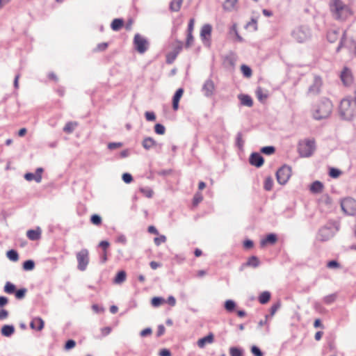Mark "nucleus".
Masks as SVG:
<instances>
[{"label": "nucleus", "instance_id": "obj_35", "mask_svg": "<svg viewBox=\"0 0 356 356\" xmlns=\"http://www.w3.org/2000/svg\"><path fill=\"white\" fill-rule=\"evenodd\" d=\"M230 356H243V350L238 347H231L229 350Z\"/></svg>", "mask_w": 356, "mask_h": 356}, {"label": "nucleus", "instance_id": "obj_48", "mask_svg": "<svg viewBox=\"0 0 356 356\" xmlns=\"http://www.w3.org/2000/svg\"><path fill=\"white\" fill-rule=\"evenodd\" d=\"M91 222L95 225H99L102 222V218L97 214H94L90 218Z\"/></svg>", "mask_w": 356, "mask_h": 356}, {"label": "nucleus", "instance_id": "obj_44", "mask_svg": "<svg viewBox=\"0 0 356 356\" xmlns=\"http://www.w3.org/2000/svg\"><path fill=\"white\" fill-rule=\"evenodd\" d=\"M261 152L263 154L270 155L275 152V148L273 146H266L264 147L261 149Z\"/></svg>", "mask_w": 356, "mask_h": 356}, {"label": "nucleus", "instance_id": "obj_29", "mask_svg": "<svg viewBox=\"0 0 356 356\" xmlns=\"http://www.w3.org/2000/svg\"><path fill=\"white\" fill-rule=\"evenodd\" d=\"M183 0H172L170 3L171 11L177 12L180 10Z\"/></svg>", "mask_w": 356, "mask_h": 356}, {"label": "nucleus", "instance_id": "obj_28", "mask_svg": "<svg viewBox=\"0 0 356 356\" xmlns=\"http://www.w3.org/2000/svg\"><path fill=\"white\" fill-rule=\"evenodd\" d=\"M124 24V21L122 19H115L113 20L111 26L113 31H119Z\"/></svg>", "mask_w": 356, "mask_h": 356}, {"label": "nucleus", "instance_id": "obj_39", "mask_svg": "<svg viewBox=\"0 0 356 356\" xmlns=\"http://www.w3.org/2000/svg\"><path fill=\"white\" fill-rule=\"evenodd\" d=\"M164 302L165 300L161 297H154L151 300L152 305L154 307H158Z\"/></svg>", "mask_w": 356, "mask_h": 356}, {"label": "nucleus", "instance_id": "obj_10", "mask_svg": "<svg viewBox=\"0 0 356 356\" xmlns=\"http://www.w3.org/2000/svg\"><path fill=\"white\" fill-rule=\"evenodd\" d=\"M78 269L83 271L86 269L89 263V252L87 249H82L76 253Z\"/></svg>", "mask_w": 356, "mask_h": 356}, {"label": "nucleus", "instance_id": "obj_27", "mask_svg": "<svg viewBox=\"0 0 356 356\" xmlns=\"http://www.w3.org/2000/svg\"><path fill=\"white\" fill-rule=\"evenodd\" d=\"M323 188V184L319 181H315L312 183V184L310 186V191L312 193H320Z\"/></svg>", "mask_w": 356, "mask_h": 356}, {"label": "nucleus", "instance_id": "obj_20", "mask_svg": "<svg viewBox=\"0 0 356 356\" xmlns=\"http://www.w3.org/2000/svg\"><path fill=\"white\" fill-rule=\"evenodd\" d=\"M214 337L212 333L209 334L207 336L200 339L197 341V346L202 348L207 343H212L213 342Z\"/></svg>", "mask_w": 356, "mask_h": 356}, {"label": "nucleus", "instance_id": "obj_37", "mask_svg": "<svg viewBox=\"0 0 356 356\" xmlns=\"http://www.w3.org/2000/svg\"><path fill=\"white\" fill-rule=\"evenodd\" d=\"M246 265L256 268L259 265V261L257 257L252 256L249 258Z\"/></svg>", "mask_w": 356, "mask_h": 356}, {"label": "nucleus", "instance_id": "obj_46", "mask_svg": "<svg viewBox=\"0 0 356 356\" xmlns=\"http://www.w3.org/2000/svg\"><path fill=\"white\" fill-rule=\"evenodd\" d=\"M273 181L271 177H268L265 179L264 188L266 191H270L273 188Z\"/></svg>", "mask_w": 356, "mask_h": 356}, {"label": "nucleus", "instance_id": "obj_12", "mask_svg": "<svg viewBox=\"0 0 356 356\" xmlns=\"http://www.w3.org/2000/svg\"><path fill=\"white\" fill-rule=\"evenodd\" d=\"M211 31L212 26L209 24H206L203 25L200 31V38L203 43L207 46L209 45Z\"/></svg>", "mask_w": 356, "mask_h": 356}, {"label": "nucleus", "instance_id": "obj_52", "mask_svg": "<svg viewBox=\"0 0 356 356\" xmlns=\"http://www.w3.org/2000/svg\"><path fill=\"white\" fill-rule=\"evenodd\" d=\"M26 291L27 290L25 288L17 290L15 292V297L17 299H22V298H24V297L25 296V294L26 293Z\"/></svg>", "mask_w": 356, "mask_h": 356}, {"label": "nucleus", "instance_id": "obj_2", "mask_svg": "<svg viewBox=\"0 0 356 356\" xmlns=\"http://www.w3.org/2000/svg\"><path fill=\"white\" fill-rule=\"evenodd\" d=\"M333 105L327 98L321 99L313 108V117L316 120H322L328 118L332 113Z\"/></svg>", "mask_w": 356, "mask_h": 356}, {"label": "nucleus", "instance_id": "obj_45", "mask_svg": "<svg viewBox=\"0 0 356 356\" xmlns=\"http://www.w3.org/2000/svg\"><path fill=\"white\" fill-rule=\"evenodd\" d=\"M320 204H324L325 205H330L332 203L331 198L327 195H323L319 199Z\"/></svg>", "mask_w": 356, "mask_h": 356}, {"label": "nucleus", "instance_id": "obj_25", "mask_svg": "<svg viewBox=\"0 0 356 356\" xmlns=\"http://www.w3.org/2000/svg\"><path fill=\"white\" fill-rule=\"evenodd\" d=\"M277 241V236L274 234H269L267 236L261 241V245L264 246L267 243L274 244Z\"/></svg>", "mask_w": 356, "mask_h": 356}, {"label": "nucleus", "instance_id": "obj_15", "mask_svg": "<svg viewBox=\"0 0 356 356\" xmlns=\"http://www.w3.org/2000/svg\"><path fill=\"white\" fill-rule=\"evenodd\" d=\"M341 79L345 86H350L353 83V75L350 70L348 68H343V71L341 73Z\"/></svg>", "mask_w": 356, "mask_h": 356}, {"label": "nucleus", "instance_id": "obj_53", "mask_svg": "<svg viewBox=\"0 0 356 356\" xmlns=\"http://www.w3.org/2000/svg\"><path fill=\"white\" fill-rule=\"evenodd\" d=\"M154 241L155 245L159 246L162 243H165L166 241V237L164 235H161L159 237L154 238Z\"/></svg>", "mask_w": 356, "mask_h": 356}, {"label": "nucleus", "instance_id": "obj_16", "mask_svg": "<svg viewBox=\"0 0 356 356\" xmlns=\"http://www.w3.org/2000/svg\"><path fill=\"white\" fill-rule=\"evenodd\" d=\"M215 90V85L211 79H208L205 81L202 86V91L206 97H211L213 95Z\"/></svg>", "mask_w": 356, "mask_h": 356}, {"label": "nucleus", "instance_id": "obj_7", "mask_svg": "<svg viewBox=\"0 0 356 356\" xmlns=\"http://www.w3.org/2000/svg\"><path fill=\"white\" fill-rule=\"evenodd\" d=\"M148 40L139 33H136L134 38V45L136 50L140 54H144L149 48Z\"/></svg>", "mask_w": 356, "mask_h": 356}, {"label": "nucleus", "instance_id": "obj_22", "mask_svg": "<svg viewBox=\"0 0 356 356\" xmlns=\"http://www.w3.org/2000/svg\"><path fill=\"white\" fill-rule=\"evenodd\" d=\"M238 99L241 101V104L243 106L251 107L253 104V101L249 95H238Z\"/></svg>", "mask_w": 356, "mask_h": 356}, {"label": "nucleus", "instance_id": "obj_14", "mask_svg": "<svg viewBox=\"0 0 356 356\" xmlns=\"http://www.w3.org/2000/svg\"><path fill=\"white\" fill-rule=\"evenodd\" d=\"M322 86V80L319 76H315L313 83L309 88V93L317 95L319 93Z\"/></svg>", "mask_w": 356, "mask_h": 356}, {"label": "nucleus", "instance_id": "obj_47", "mask_svg": "<svg viewBox=\"0 0 356 356\" xmlns=\"http://www.w3.org/2000/svg\"><path fill=\"white\" fill-rule=\"evenodd\" d=\"M154 131L157 134L163 135L165 134V128L161 124H156L154 127Z\"/></svg>", "mask_w": 356, "mask_h": 356}, {"label": "nucleus", "instance_id": "obj_63", "mask_svg": "<svg viewBox=\"0 0 356 356\" xmlns=\"http://www.w3.org/2000/svg\"><path fill=\"white\" fill-rule=\"evenodd\" d=\"M194 24H195V19H191L189 22H188L187 33H193V29H194Z\"/></svg>", "mask_w": 356, "mask_h": 356}, {"label": "nucleus", "instance_id": "obj_43", "mask_svg": "<svg viewBox=\"0 0 356 356\" xmlns=\"http://www.w3.org/2000/svg\"><path fill=\"white\" fill-rule=\"evenodd\" d=\"M194 38L193 33H187L186 40L185 43V47L189 48L193 44Z\"/></svg>", "mask_w": 356, "mask_h": 356}, {"label": "nucleus", "instance_id": "obj_19", "mask_svg": "<svg viewBox=\"0 0 356 356\" xmlns=\"http://www.w3.org/2000/svg\"><path fill=\"white\" fill-rule=\"evenodd\" d=\"M184 93L182 88H179L173 96L172 99V108L175 111H177L179 108V102Z\"/></svg>", "mask_w": 356, "mask_h": 356}, {"label": "nucleus", "instance_id": "obj_18", "mask_svg": "<svg viewBox=\"0 0 356 356\" xmlns=\"http://www.w3.org/2000/svg\"><path fill=\"white\" fill-rule=\"evenodd\" d=\"M44 322L40 317L33 318L30 323V327L38 331H41L44 328Z\"/></svg>", "mask_w": 356, "mask_h": 356}, {"label": "nucleus", "instance_id": "obj_32", "mask_svg": "<svg viewBox=\"0 0 356 356\" xmlns=\"http://www.w3.org/2000/svg\"><path fill=\"white\" fill-rule=\"evenodd\" d=\"M270 298V293L268 291H264L260 294L259 297V300L260 303L266 304L269 301Z\"/></svg>", "mask_w": 356, "mask_h": 356}, {"label": "nucleus", "instance_id": "obj_23", "mask_svg": "<svg viewBox=\"0 0 356 356\" xmlns=\"http://www.w3.org/2000/svg\"><path fill=\"white\" fill-rule=\"evenodd\" d=\"M41 232L38 229H30L26 232L27 237L32 241H36L40 238Z\"/></svg>", "mask_w": 356, "mask_h": 356}, {"label": "nucleus", "instance_id": "obj_59", "mask_svg": "<svg viewBox=\"0 0 356 356\" xmlns=\"http://www.w3.org/2000/svg\"><path fill=\"white\" fill-rule=\"evenodd\" d=\"M340 264L335 260L330 261L327 264V267L329 268H339Z\"/></svg>", "mask_w": 356, "mask_h": 356}, {"label": "nucleus", "instance_id": "obj_21", "mask_svg": "<svg viewBox=\"0 0 356 356\" xmlns=\"http://www.w3.org/2000/svg\"><path fill=\"white\" fill-rule=\"evenodd\" d=\"M156 145V142L151 137H147L144 138V140L142 142L143 147L147 150H149V149L152 148Z\"/></svg>", "mask_w": 356, "mask_h": 356}, {"label": "nucleus", "instance_id": "obj_62", "mask_svg": "<svg viewBox=\"0 0 356 356\" xmlns=\"http://www.w3.org/2000/svg\"><path fill=\"white\" fill-rule=\"evenodd\" d=\"M122 144L121 143H110L108 145V147L110 149H114L122 147Z\"/></svg>", "mask_w": 356, "mask_h": 356}, {"label": "nucleus", "instance_id": "obj_64", "mask_svg": "<svg viewBox=\"0 0 356 356\" xmlns=\"http://www.w3.org/2000/svg\"><path fill=\"white\" fill-rule=\"evenodd\" d=\"M152 329L150 327H147V328H145L144 330H143L140 333V335L142 337H145L147 335H149L152 334Z\"/></svg>", "mask_w": 356, "mask_h": 356}, {"label": "nucleus", "instance_id": "obj_58", "mask_svg": "<svg viewBox=\"0 0 356 356\" xmlns=\"http://www.w3.org/2000/svg\"><path fill=\"white\" fill-rule=\"evenodd\" d=\"M122 180L126 183V184H129L131 182V181L133 180V178H132V176L131 174L129 173H124L122 175Z\"/></svg>", "mask_w": 356, "mask_h": 356}, {"label": "nucleus", "instance_id": "obj_36", "mask_svg": "<svg viewBox=\"0 0 356 356\" xmlns=\"http://www.w3.org/2000/svg\"><path fill=\"white\" fill-rule=\"evenodd\" d=\"M235 307L236 303L232 300H227L225 302V308L229 312H233L234 309H235Z\"/></svg>", "mask_w": 356, "mask_h": 356}, {"label": "nucleus", "instance_id": "obj_5", "mask_svg": "<svg viewBox=\"0 0 356 356\" xmlns=\"http://www.w3.org/2000/svg\"><path fill=\"white\" fill-rule=\"evenodd\" d=\"M339 230L336 223H329L321 227L317 234V239L320 241H327L332 238Z\"/></svg>", "mask_w": 356, "mask_h": 356}, {"label": "nucleus", "instance_id": "obj_9", "mask_svg": "<svg viewBox=\"0 0 356 356\" xmlns=\"http://www.w3.org/2000/svg\"><path fill=\"white\" fill-rule=\"evenodd\" d=\"M291 175V169L289 166L283 165L276 172L277 182L281 185H284Z\"/></svg>", "mask_w": 356, "mask_h": 356}, {"label": "nucleus", "instance_id": "obj_61", "mask_svg": "<svg viewBox=\"0 0 356 356\" xmlns=\"http://www.w3.org/2000/svg\"><path fill=\"white\" fill-rule=\"evenodd\" d=\"M140 191L147 197H152L153 195V191L149 188H140Z\"/></svg>", "mask_w": 356, "mask_h": 356}, {"label": "nucleus", "instance_id": "obj_40", "mask_svg": "<svg viewBox=\"0 0 356 356\" xmlns=\"http://www.w3.org/2000/svg\"><path fill=\"white\" fill-rule=\"evenodd\" d=\"M241 72L243 73V74L245 77L249 78V77H250L252 76V70L248 65H242L241 67Z\"/></svg>", "mask_w": 356, "mask_h": 356}, {"label": "nucleus", "instance_id": "obj_31", "mask_svg": "<svg viewBox=\"0 0 356 356\" xmlns=\"http://www.w3.org/2000/svg\"><path fill=\"white\" fill-rule=\"evenodd\" d=\"M125 280H126V273L124 270H121V271L118 272V274L116 275L115 280H114V282L115 284H122V282H124L125 281Z\"/></svg>", "mask_w": 356, "mask_h": 356}, {"label": "nucleus", "instance_id": "obj_26", "mask_svg": "<svg viewBox=\"0 0 356 356\" xmlns=\"http://www.w3.org/2000/svg\"><path fill=\"white\" fill-rule=\"evenodd\" d=\"M237 0H225L223 8L227 11H232L235 8Z\"/></svg>", "mask_w": 356, "mask_h": 356}, {"label": "nucleus", "instance_id": "obj_42", "mask_svg": "<svg viewBox=\"0 0 356 356\" xmlns=\"http://www.w3.org/2000/svg\"><path fill=\"white\" fill-rule=\"evenodd\" d=\"M256 95L260 102H263L267 98V95L263 92V90L261 88H258L257 89Z\"/></svg>", "mask_w": 356, "mask_h": 356}, {"label": "nucleus", "instance_id": "obj_33", "mask_svg": "<svg viewBox=\"0 0 356 356\" xmlns=\"http://www.w3.org/2000/svg\"><path fill=\"white\" fill-rule=\"evenodd\" d=\"M7 257L13 261H17L19 259V255L17 251L14 250H8L6 252Z\"/></svg>", "mask_w": 356, "mask_h": 356}, {"label": "nucleus", "instance_id": "obj_38", "mask_svg": "<svg viewBox=\"0 0 356 356\" xmlns=\"http://www.w3.org/2000/svg\"><path fill=\"white\" fill-rule=\"evenodd\" d=\"M4 291L12 294L15 291V286L10 282H7L4 286Z\"/></svg>", "mask_w": 356, "mask_h": 356}, {"label": "nucleus", "instance_id": "obj_13", "mask_svg": "<svg viewBox=\"0 0 356 356\" xmlns=\"http://www.w3.org/2000/svg\"><path fill=\"white\" fill-rule=\"evenodd\" d=\"M344 35V32L340 31L339 30H330L327 33V40L332 43L338 40L339 38H341ZM342 44V39L340 41L339 45L337 47V51L339 50Z\"/></svg>", "mask_w": 356, "mask_h": 356}, {"label": "nucleus", "instance_id": "obj_50", "mask_svg": "<svg viewBox=\"0 0 356 356\" xmlns=\"http://www.w3.org/2000/svg\"><path fill=\"white\" fill-rule=\"evenodd\" d=\"M251 353L254 356H264L263 352L257 346H252L251 347Z\"/></svg>", "mask_w": 356, "mask_h": 356}, {"label": "nucleus", "instance_id": "obj_57", "mask_svg": "<svg viewBox=\"0 0 356 356\" xmlns=\"http://www.w3.org/2000/svg\"><path fill=\"white\" fill-rule=\"evenodd\" d=\"M75 346H76L75 341H74L72 339H70V340L67 341V342L65 343V348L66 350H70V349L74 348Z\"/></svg>", "mask_w": 356, "mask_h": 356}, {"label": "nucleus", "instance_id": "obj_4", "mask_svg": "<svg viewBox=\"0 0 356 356\" xmlns=\"http://www.w3.org/2000/svg\"><path fill=\"white\" fill-rule=\"evenodd\" d=\"M315 149V140L314 139L307 138L300 140L298 145V151L301 157L311 156Z\"/></svg>", "mask_w": 356, "mask_h": 356}, {"label": "nucleus", "instance_id": "obj_24", "mask_svg": "<svg viewBox=\"0 0 356 356\" xmlns=\"http://www.w3.org/2000/svg\"><path fill=\"white\" fill-rule=\"evenodd\" d=\"M15 332L13 325H5L1 327V333L4 337H10Z\"/></svg>", "mask_w": 356, "mask_h": 356}, {"label": "nucleus", "instance_id": "obj_41", "mask_svg": "<svg viewBox=\"0 0 356 356\" xmlns=\"http://www.w3.org/2000/svg\"><path fill=\"white\" fill-rule=\"evenodd\" d=\"M35 267V263L33 260H26L23 264V269L24 270H32Z\"/></svg>", "mask_w": 356, "mask_h": 356}, {"label": "nucleus", "instance_id": "obj_30", "mask_svg": "<svg viewBox=\"0 0 356 356\" xmlns=\"http://www.w3.org/2000/svg\"><path fill=\"white\" fill-rule=\"evenodd\" d=\"M24 178L27 181L35 180L37 183H40V182H41V180H42V175H35L33 173L29 172V173L25 174Z\"/></svg>", "mask_w": 356, "mask_h": 356}, {"label": "nucleus", "instance_id": "obj_56", "mask_svg": "<svg viewBox=\"0 0 356 356\" xmlns=\"http://www.w3.org/2000/svg\"><path fill=\"white\" fill-rule=\"evenodd\" d=\"M243 140L242 139V134L241 132L237 134L236 136V145L239 148H242L243 146Z\"/></svg>", "mask_w": 356, "mask_h": 356}, {"label": "nucleus", "instance_id": "obj_34", "mask_svg": "<svg viewBox=\"0 0 356 356\" xmlns=\"http://www.w3.org/2000/svg\"><path fill=\"white\" fill-rule=\"evenodd\" d=\"M76 126H77L76 122H69L65 125V127L63 128V131L66 133H69V134L72 133L74 130V129Z\"/></svg>", "mask_w": 356, "mask_h": 356}, {"label": "nucleus", "instance_id": "obj_55", "mask_svg": "<svg viewBox=\"0 0 356 356\" xmlns=\"http://www.w3.org/2000/svg\"><path fill=\"white\" fill-rule=\"evenodd\" d=\"M202 195L200 193H197L193 197V204H198L200 202H202Z\"/></svg>", "mask_w": 356, "mask_h": 356}, {"label": "nucleus", "instance_id": "obj_3", "mask_svg": "<svg viewBox=\"0 0 356 356\" xmlns=\"http://www.w3.org/2000/svg\"><path fill=\"white\" fill-rule=\"evenodd\" d=\"M330 10L337 19L343 20L350 15L349 8L341 0L332 1Z\"/></svg>", "mask_w": 356, "mask_h": 356}, {"label": "nucleus", "instance_id": "obj_54", "mask_svg": "<svg viewBox=\"0 0 356 356\" xmlns=\"http://www.w3.org/2000/svg\"><path fill=\"white\" fill-rule=\"evenodd\" d=\"M341 174V171L336 168H331L329 172V175L333 178H337Z\"/></svg>", "mask_w": 356, "mask_h": 356}, {"label": "nucleus", "instance_id": "obj_17", "mask_svg": "<svg viewBox=\"0 0 356 356\" xmlns=\"http://www.w3.org/2000/svg\"><path fill=\"white\" fill-rule=\"evenodd\" d=\"M250 163L257 168L261 167L264 164V158L262 156L257 152L251 154L250 156Z\"/></svg>", "mask_w": 356, "mask_h": 356}, {"label": "nucleus", "instance_id": "obj_1", "mask_svg": "<svg viewBox=\"0 0 356 356\" xmlns=\"http://www.w3.org/2000/svg\"><path fill=\"white\" fill-rule=\"evenodd\" d=\"M340 116L346 120H351L356 116V101L350 97L343 98L339 106Z\"/></svg>", "mask_w": 356, "mask_h": 356}, {"label": "nucleus", "instance_id": "obj_8", "mask_svg": "<svg viewBox=\"0 0 356 356\" xmlns=\"http://www.w3.org/2000/svg\"><path fill=\"white\" fill-rule=\"evenodd\" d=\"M343 211L347 215L353 216L356 212V201L352 197H346L341 202Z\"/></svg>", "mask_w": 356, "mask_h": 356}, {"label": "nucleus", "instance_id": "obj_11", "mask_svg": "<svg viewBox=\"0 0 356 356\" xmlns=\"http://www.w3.org/2000/svg\"><path fill=\"white\" fill-rule=\"evenodd\" d=\"M175 43L176 44L174 49L171 52L168 53L166 56V62L170 64L173 63L183 48V42L181 41L177 40Z\"/></svg>", "mask_w": 356, "mask_h": 356}, {"label": "nucleus", "instance_id": "obj_6", "mask_svg": "<svg viewBox=\"0 0 356 356\" xmlns=\"http://www.w3.org/2000/svg\"><path fill=\"white\" fill-rule=\"evenodd\" d=\"M291 35L297 42L303 43L311 39L312 31L307 26H300L292 31Z\"/></svg>", "mask_w": 356, "mask_h": 356}, {"label": "nucleus", "instance_id": "obj_51", "mask_svg": "<svg viewBox=\"0 0 356 356\" xmlns=\"http://www.w3.org/2000/svg\"><path fill=\"white\" fill-rule=\"evenodd\" d=\"M335 300H336V295L335 294H330V295L326 296L324 298L323 301L326 304H331L333 302H334Z\"/></svg>", "mask_w": 356, "mask_h": 356}, {"label": "nucleus", "instance_id": "obj_60", "mask_svg": "<svg viewBox=\"0 0 356 356\" xmlns=\"http://www.w3.org/2000/svg\"><path fill=\"white\" fill-rule=\"evenodd\" d=\"M145 115L147 121H154L156 119L155 114L153 112L147 111L145 112Z\"/></svg>", "mask_w": 356, "mask_h": 356}, {"label": "nucleus", "instance_id": "obj_49", "mask_svg": "<svg viewBox=\"0 0 356 356\" xmlns=\"http://www.w3.org/2000/svg\"><path fill=\"white\" fill-rule=\"evenodd\" d=\"M281 307V302L277 301L276 303L273 304L270 308V316H274L276 312Z\"/></svg>", "mask_w": 356, "mask_h": 356}]
</instances>
